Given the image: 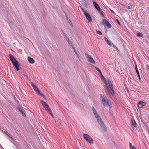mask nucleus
<instances>
[{"label": "nucleus", "mask_w": 149, "mask_h": 149, "mask_svg": "<svg viewBox=\"0 0 149 149\" xmlns=\"http://www.w3.org/2000/svg\"><path fill=\"white\" fill-rule=\"evenodd\" d=\"M104 83L105 84V92L109 95L111 97V96H113L114 95V90L111 81L109 79L105 80Z\"/></svg>", "instance_id": "obj_1"}, {"label": "nucleus", "mask_w": 149, "mask_h": 149, "mask_svg": "<svg viewBox=\"0 0 149 149\" xmlns=\"http://www.w3.org/2000/svg\"><path fill=\"white\" fill-rule=\"evenodd\" d=\"M92 109L93 111V113L96 117L97 121L101 127L102 129L104 131H106L107 128L102 120L101 119L100 117L99 116L97 112L95 110L94 107L92 106Z\"/></svg>", "instance_id": "obj_2"}, {"label": "nucleus", "mask_w": 149, "mask_h": 149, "mask_svg": "<svg viewBox=\"0 0 149 149\" xmlns=\"http://www.w3.org/2000/svg\"><path fill=\"white\" fill-rule=\"evenodd\" d=\"M100 96L101 104L107 107L111 108L112 107V102L106 98V97L104 95L101 94Z\"/></svg>", "instance_id": "obj_3"}, {"label": "nucleus", "mask_w": 149, "mask_h": 149, "mask_svg": "<svg viewBox=\"0 0 149 149\" xmlns=\"http://www.w3.org/2000/svg\"><path fill=\"white\" fill-rule=\"evenodd\" d=\"M83 137L86 141L90 144H93V141L92 138L88 134H83Z\"/></svg>", "instance_id": "obj_4"}, {"label": "nucleus", "mask_w": 149, "mask_h": 149, "mask_svg": "<svg viewBox=\"0 0 149 149\" xmlns=\"http://www.w3.org/2000/svg\"><path fill=\"white\" fill-rule=\"evenodd\" d=\"M31 85L36 93L39 94L40 95L42 96H43L42 94L40 92L38 88L33 83H31Z\"/></svg>", "instance_id": "obj_5"}, {"label": "nucleus", "mask_w": 149, "mask_h": 149, "mask_svg": "<svg viewBox=\"0 0 149 149\" xmlns=\"http://www.w3.org/2000/svg\"><path fill=\"white\" fill-rule=\"evenodd\" d=\"M86 57L87 58L88 61L91 63L95 64V62L92 57L88 54H85Z\"/></svg>", "instance_id": "obj_6"}, {"label": "nucleus", "mask_w": 149, "mask_h": 149, "mask_svg": "<svg viewBox=\"0 0 149 149\" xmlns=\"http://www.w3.org/2000/svg\"><path fill=\"white\" fill-rule=\"evenodd\" d=\"M13 65L15 66L16 70L17 71L19 70V64L18 61L16 59L15 60V61L12 63Z\"/></svg>", "instance_id": "obj_7"}, {"label": "nucleus", "mask_w": 149, "mask_h": 149, "mask_svg": "<svg viewBox=\"0 0 149 149\" xmlns=\"http://www.w3.org/2000/svg\"><path fill=\"white\" fill-rule=\"evenodd\" d=\"M93 4L95 8L97 10L99 11L101 14H103L102 13V11L100 7L98 4L95 2H93Z\"/></svg>", "instance_id": "obj_8"}, {"label": "nucleus", "mask_w": 149, "mask_h": 149, "mask_svg": "<svg viewBox=\"0 0 149 149\" xmlns=\"http://www.w3.org/2000/svg\"><path fill=\"white\" fill-rule=\"evenodd\" d=\"M84 14L88 21L91 22L92 21L91 17L88 13L87 12H84Z\"/></svg>", "instance_id": "obj_9"}, {"label": "nucleus", "mask_w": 149, "mask_h": 149, "mask_svg": "<svg viewBox=\"0 0 149 149\" xmlns=\"http://www.w3.org/2000/svg\"><path fill=\"white\" fill-rule=\"evenodd\" d=\"M103 23H104L106 24L107 27L109 28L111 27V25L107 20L105 19H104L103 20Z\"/></svg>", "instance_id": "obj_10"}, {"label": "nucleus", "mask_w": 149, "mask_h": 149, "mask_svg": "<svg viewBox=\"0 0 149 149\" xmlns=\"http://www.w3.org/2000/svg\"><path fill=\"white\" fill-rule=\"evenodd\" d=\"M145 104V102L143 101L139 102L138 103V106L139 108H142Z\"/></svg>", "instance_id": "obj_11"}, {"label": "nucleus", "mask_w": 149, "mask_h": 149, "mask_svg": "<svg viewBox=\"0 0 149 149\" xmlns=\"http://www.w3.org/2000/svg\"><path fill=\"white\" fill-rule=\"evenodd\" d=\"M45 109L52 116H53V115L52 112V111L50 109V108L49 107L48 105L47 106H46L45 107Z\"/></svg>", "instance_id": "obj_12"}, {"label": "nucleus", "mask_w": 149, "mask_h": 149, "mask_svg": "<svg viewBox=\"0 0 149 149\" xmlns=\"http://www.w3.org/2000/svg\"><path fill=\"white\" fill-rule=\"evenodd\" d=\"M27 59L29 62L31 64H33L35 62L34 60L30 57H28Z\"/></svg>", "instance_id": "obj_13"}, {"label": "nucleus", "mask_w": 149, "mask_h": 149, "mask_svg": "<svg viewBox=\"0 0 149 149\" xmlns=\"http://www.w3.org/2000/svg\"><path fill=\"white\" fill-rule=\"evenodd\" d=\"M18 109L20 111V112L22 114V115L24 116H26V115L24 112V110L23 109L19 107L18 108Z\"/></svg>", "instance_id": "obj_14"}, {"label": "nucleus", "mask_w": 149, "mask_h": 149, "mask_svg": "<svg viewBox=\"0 0 149 149\" xmlns=\"http://www.w3.org/2000/svg\"><path fill=\"white\" fill-rule=\"evenodd\" d=\"M131 123L132 127L134 128L136 127L137 124L134 120H131Z\"/></svg>", "instance_id": "obj_15"}, {"label": "nucleus", "mask_w": 149, "mask_h": 149, "mask_svg": "<svg viewBox=\"0 0 149 149\" xmlns=\"http://www.w3.org/2000/svg\"><path fill=\"white\" fill-rule=\"evenodd\" d=\"M9 58L10 59L12 63H13L14 61H15V60L16 59L14 56L10 54L9 55Z\"/></svg>", "instance_id": "obj_16"}, {"label": "nucleus", "mask_w": 149, "mask_h": 149, "mask_svg": "<svg viewBox=\"0 0 149 149\" xmlns=\"http://www.w3.org/2000/svg\"><path fill=\"white\" fill-rule=\"evenodd\" d=\"M135 68L136 71L137 72V74L139 78V79L140 80L141 79V78H140V76L139 73V72L138 70L137 67L136 65H135Z\"/></svg>", "instance_id": "obj_17"}, {"label": "nucleus", "mask_w": 149, "mask_h": 149, "mask_svg": "<svg viewBox=\"0 0 149 149\" xmlns=\"http://www.w3.org/2000/svg\"><path fill=\"white\" fill-rule=\"evenodd\" d=\"M41 101L42 105L44 107L48 105V104L46 102H45L43 100H41Z\"/></svg>", "instance_id": "obj_18"}, {"label": "nucleus", "mask_w": 149, "mask_h": 149, "mask_svg": "<svg viewBox=\"0 0 149 149\" xmlns=\"http://www.w3.org/2000/svg\"><path fill=\"white\" fill-rule=\"evenodd\" d=\"M105 40L106 42L110 46H111L112 45L111 44V42L110 41L108 40L107 38L105 37Z\"/></svg>", "instance_id": "obj_19"}, {"label": "nucleus", "mask_w": 149, "mask_h": 149, "mask_svg": "<svg viewBox=\"0 0 149 149\" xmlns=\"http://www.w3.org/2000/svg\"><path fill=\"white\" fill-rule=\"evenodd\" d=\"M129 145L130 149H136L135 147L132 146V144L130 143H129Z\"/></svg>", "instance_id": "obj_20"}, {"label": "nucleus", "mask_w": 149, "mask_h": 149, "mask_svg": "<svg viewBox=\"0 0 149 149\" xmlns=\"http://www.w3.org/2000/svg\"><path fill=\"white\" fill-rule=\"evenodd\" d=\"M95 68L96 70L97 71L99 72V73L101 75V76H102V77H104L103 76V75L102 74V72L97 67H95Z\"/></svg>", "instance_id": "obj_21"}, {"label": "nucleus", "mask_w": 149, "mask_h": 149, "mask_svg": "<svg viewBox=\"0 0 149 149\" xmlns=\"http://www.w3.org/2000/svg\"><path fill=\"white\" fill-rule=\"evenodd\" d=\"M137 35V36L139 37H142L143 36V34L140 32L138 33Z\"/></svg>", "instance_id": "obj_22"}, {"label": "nucleus", "mask_w": 149, "mask_h": 149, "mask_svg": "<svg viewBox=\"0 0 149 149\" xmlns=\"http://www.w3.org/2000/svg\"><path fill=\"white\" fill-rule=\"evenodd\" d=\"M96 33L97 34H98L100 35H102V33L99 30H96Z\"/></svg>", "instance_id": "obj_23"}, {"label": "nucleus", "mask_w": 149, "mask_h": 149, "mask_svg": "<svg viewBox=\"0 0 149 149\" xmlns=\"http://www.w3.org/2000/svg\"><path fill=\"white\" fill-rule=\"evenodd\" d=\"M132 6L130 5L128 6L127 8L129 9H131L132 8Z\"/></svg>", "instance_id": "obj_24"}, {"label": "nucleus", "mask_w": 149, "mask_h": 149, "mask_svg": "<svg viewBox=\"0 0 149 149\" xmlns=\"http://www.w3.org/2000/svg\"><path fill=\"white\" fill-rule=\"evenodd\" d=\"M67 40L68 41V44L70 45H72V43L69 40V39H67Z\"/></svg>", "instance_id": "obj_25"}, {"label": "nucleus", "mask_w": 149, "mask_h": 149, "mask_svg": "<svg viewBox=\"0 0 149 149\" xmlns=\"http://www.w3.org/2000/svg\"><path fill=\"white\" fill-rule=\"evenodd\" d=\"M113 47H114V48H115L117 50H118V48L115 45H114L113 44Z\"/></svg>", "instance_id": "obj_26"}, {"label": "nucleus", "mask_w": 149, "mask_h": 149, "mask_svg": "<svg viewBox=\"0 0 149 149\" xmlns=\"http://www.w3.org/2000/svg\"><path fill=\"white\" fill-rule=\"evenodd\" d=\"M4 132H5V133H6V134H7V135H8V136H9V135H10L8 133V132L6 131H4Z\"/></svg>", "instance_id": "obj_27"}, {"label": "nucleus", "mask_w": 149, "mask_h": 149, "mask_svg": "<svg viewBox=\"0 0 149 149\" xmlns=\"http://www.w3.org/2000/svg\"><path fill=\"white\" fill-rule=\"evenodd\" d=\"M73 49H74V52H75V54H77V51H76V49H75V48H74V47H73Z\"/></svg>", "instance_id": "obj_28"}, {"label": "nucleus", "mask_w": 149, "mask_h": 149, "mask_svg": "<svg viewBox=\"0 0 149 149\" xmlns=\"http://www.w3.org/2000/svg\"><path fill=\"white\" fill-rule=\"evenodd\" d=\"M146 68L147 69H149V66L147 65H146Z\"/></svg>", "instance_id": "obj_29"}, {"label": "nucleus", "mask_w": 149, "mask_h": 149, "mask_svg": "<svg viewBox=\"0 0 149 149\" xmlns=\"http://www.w3.org/2000/svg\"><path fill=\"white\" fill-rule=\"evenodd\" d=\"M110 10L112 13H113V14L115 13V12L113 10Z\"/></svg>", "instance_id": "obj_30"}, {"label": "nucleus", "mask_w": 149, "mask_h": 149, "mask_svg": "<svg viewBox=\"0 0 149 149\" xmlns=\"http://www.w3.org/2000/svg\"><path fill=\"white\" fill-rule=\"evenodd\" d=\"M68 19V22L70 24V23H71V21H70V20L69 19H68Z\"/></svg>", "instance_id": "obj_31"}, {"label": "nucleus", "mask_w": 149, "mask_h": 149, "mask_svg": "<svg viewBox=\"0 0 149 149\" xmlns=\"http://www.w3.org/2000/svg\"><path fill=\"white\" fill-rule=\"evenodd\" d=\"M116 19V20H117V22L120 25V22H119V21H118L117 19Z\"/></svg>", "instance_id": "obj_32"}, {"label": "nucleus", "mask_w": 149, "mask_h": 149, "mask_svg": "<svg viewBox=\"0 0 149 149\" xmlns=\"http://www.w3.org/2000/svg\"><path fill=\"white\" fill-rule=\"evenodd\" d=\"M77 56L78 58L79 59L80 58V56L79 55H78V56Z\"/></svg>", "instance_id": "obj_33"}, {"label": "nucleus", "mask_w": 149, "mask_h": 149, "mask_svg": "<svg viewBox=\"0 0 149 149\" xmlns=\"http://www.w3.org/2000/svg\"><path fill=\"white\" fill-rule=\"evenodd\" d=\"M76 54L77 55V56H78V55H79L78 53L77 54Z\"/></svg>", "instance_id": "obj_34"}]
</instances>
